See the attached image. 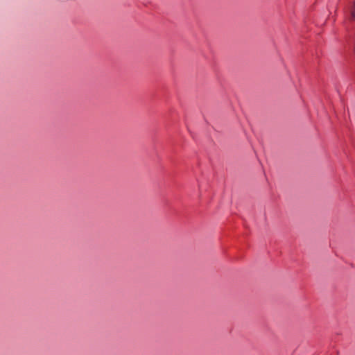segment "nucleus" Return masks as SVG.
<instances>
[{
    "label": "nucleus",
    "instance_id": "nucleus-1",
    "mask_svg": "<svg viewBox=\"0 0 355 355\" xmlns=\"http://www.w3.org/2000/svg\"><path fill=\"white\" fill-rule=\"evenodd\" d=\"M350 20L355 21V2L349 10Z\"/></svg>",
    "mask_w": 355,
    "mask_h": 355
}]
</instances>
